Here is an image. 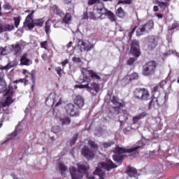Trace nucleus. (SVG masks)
I'll return each mask as SVG.
<instances>
[{"mask_svg": "<svg viewBox=\"0 0 179 179\" xmlns=\"http://www.w3.org/2000/svg\"><path fill=\"white\" fill-rule=\"evenodd\" d=\"M123 132L125 134V135H128V134H129V130L126 127L123 129Z\"/></svg>", "mask_w": 179, "mask_h": 179, "instance_id": "338daca9", "label": "nucleus"}, {"mask_svg": "<svg viewBox=\"0 0 179 179\" xmlns=\"http://www.w3.org/2000/svg\"><path fill=\"white\" fill-rule=\"evenodd\" d=\"M10 51L14 57H19L22 54V44L15 43L10 45Z\"/></svg>", "mask_w": 179, "mask_h": 179, "instance_id": "2eb2a0df", "label": "nucleus"}, {"mask_svg": "<svg viewBox=\"0 0 179 179\" xmlns=\"http://www.w3.org/2000/svg\"><path fill=\"white\" fill-rule=\"evenodd\" d=\"M3 55H8V53H6V47H0V57Z\"/></svg>", "mask_w": 179, "mask_h": 179, "instance_id": "603ef678", "label": "nucleus"}, {"mask_svg": "<svg viewBox=\"0 0 179 179\" xmlns=\"http://www.w3.org/2000/svg\"><path fill=\"white\" fill-rule=\"evenodd\" d=\"M55 71L57 72V73L58 74V76L61 78V76H62V72H64V70L58 66L55 68Z\"/></svg>", "mask_w": 179, "mask_h": 179, "instance_id": "6e6d98bb", "label": "nucleus"}, {"mask_svg": "<svg viewBox=\"0 0 179 179\" xmlns=\"http://www.w3.org/2000/svg\"><path fill=\"white\" fill-rule=\"evenodd\" d=\"M81 155L83 157L87 159V160H93V159H94V152L86 145L82 148Z\"/></svg>", "mask_w": 179, "mask_h": 179, "instance_id": "9b49d317", "label": "nucleus"}, {"mask_svg": "<svg viewBox=\"0 0 179 179\" xmlns=\"http://www.w3.org/2000/svg\"><path fill=\"white\" fill-rule=\"evenodd\" d=\"M45 31L46 34L51 33V23L50 22V20L45 23Z\"/></svg>", "mask_w": 179, "mask_h": 179, "instance_id": "f704fd0d", "label": "nucleus"}, {"mask_svg": "<svg viewBox=\"0 0 179 179\" xmlns=\"http://www.w3.org/2000/svg\"><path fill=\"white\" fill-rule=\"evenodd\" d=\"M132 0H119L117 5H131Z\"/></svg>", "mask_w": 179, "mask_h": 179, "instance_id": "de8ad7c7", "label": "nucleus"}, {"mask_svg": "<svg viewBox=\"0 0 179 179\" xmlns=\"http://www.w3.org/2000/svg\"><path fill=\"white\" fill-rule=\"evenodd\" d=\"M83 80H79L78 83H86V82H90V78L93 80H101V77L98 76L97 73L93 70H85L83 72Z\"/></svg>", "mask_w": 179, "mask_h": 179, "instance_id": "423d86ee", "label": "nucleus"}, {"mask_svg": "<svg viewBox=\"0 0 179 179\" xmlns=\"http://www.w3.org/2000/svg\"><path fill=\"white\" fill-rule=\"evenodd\" d=\"M106 15L108 16V19H109V20H110V22H117V16H115L114 15V13L108 10L106 13Z\"/></svg>", "mask_w": 179, "mask_h": 179, "instance_id": "7c9ffc66", "label": "nucleus"}, {"mask_svg": "<svg viewBox=\"0 0 179 179\" xmlns=\"http://www.w3.org/2000/svg\"><path fill=\"white\" fill-rule=\"evenodd\" d=\"M52 132H54V134H59V132H61V127H59V126L52 127Z\"/></svg>", "mask_w": 179, "mask_h": 179, "instance_id": "3c124183", "label": "nucleus"}, {"mask_svg": "<svg viewBox=\"0 0 179 179\" xmlns=\"http://www.w3.org/2000/svg\"><path fill=\"white\" fill-rule=\"evenodd\" d=\"M41 48H43V50H45L46 51L50 52V49L47 48V46L48 45V41H45L40 43Z\"/></svg>", "mask_w": 179, "mask_h": 179, "instance_id": "09e8293b", "label": "nucleus"}, {"mask_svg": "<svg viewBox=\"0 0 179 179\" xmlns=\"http://www.w3.org/2000/svg\"><path fill=\"white\" fill-rule=\"evenodd\" d=\"M159 107L160 106H159V103L156 100V97L152 98L148 105L149 110H152V108H154L155 110H157Z\"/></svg>", "mask_w": 179, "mask_h": 179, "instance_id": "a878e982", "label": "nucleus"}, {"mask_svg": "<svg viewBox=\"0 0 179 179\" xmlns=\"http://www.w3.org/2000/svg\"><path fill=\"white\" fill-rule=\"evenodd\" d=\"M179 24L177 22H174L171 26H169L168 27V31H173V30H176V29H177V27H178Z\"/></svg>", "mask_w": 179, "mask_h": 179, "instance_id": "a18cd8bd", "label": "nucleus"}, {"mask_svg": "<svg viewBox=\"0 0 179 179\" xmlns=\"http://www.w3.org/2000/svg\"><path fill=\"white\" fill-rule=\"evenodd\" d=\"M139 78V76L138 75L137 73H133L132 74L129 76H126L123 79L122 82L127 83H129V82H132V80H136Z\"/></svg>", "mask_w": 179, "mask_h": 179, "instance_id": "6ab92c4d", "label": "nucleus"}, {"mask_svg": "<svg viewBox=\"0 0 179 179\" xmlns=\"http://www.w3.org/2000/svg\"><path fill=\"white\" fill-rule=\"evenodd\" d=\"M131 53L134 57H139L141 55V49L139 46V41L133 40L131 44Z\"/></svg>", "mask_w": 179, "mask_h": 179, "instance_id": "f8f14e48", "label": "nucleus"}, {"mask_svg": "<svg viewBox=\"0 0 179 179\" xmlns=\"http://www.w3.org/2000/svg\"><path fill=\"white\" fill-rule=\"evenodd\" d=\"M157 68V62H156V61H149L143 66L142 73L143 76H152L156 73Z\"/></svg>", "mask_w": 179, "mask_h": 179, "instance_id": "20e7f679", "label": "nucleus"}, {"mask_svg": "<svg viewBox=\"0 0 179 179\" xmlns=\"http://www.w3.org/2000/svg\"><path fill=\"white\" fill-rule=\"evenodd\" d=\"M73 103L78 108H82L85 106V99L81 95H76L73 99Z\"/></svg>", "mask_w": 179, "mask_h": 179, "instance_id": "f3484780", "label": "nucleus"}, {"mask_svg": "<svg viewBox=\"0 0 179 179\" xmlns=\"http://www.w3.org/2000/svg\"><path fill=\"white\" fill-rule=\"evenodd\" d=\"M41 57L43 61H51V58H52V52L50 55H48L47 53H43Z\"/></svg>", "mask_w": 179, "mask_h": 179, "instance_id": "c03bdc74", "label": "nucleus"}, {"mask_svg": "<svg viewBox=\"0 0 179 179\" xmlns=\"http://www.w3.org/2000/svg\"><path fill=\"white\" fill-rule=\"evenodd\" d=\"M78 171L80 173H86L89 169V164L87 163L85 164H77Z\"/></svg>", "mask_w": 179, "mask_h": 179, "instance_id": "b1692460", "label": "nucleus"}, {"mask_svg": "<svg viewBox=\"0 0 179 179\" xmlns=\"http://www.w3.org/2000/svg\"><path fill=\"white\" fill-rule=\"evenodd\" d=\"M74 62H80V57H73V59H72Z\"/></svg>", "mask_w": 179, "mask_h": 179, "instance_id": "680f3d73", "label": "nucleus"}, {"mask_svg": "<svg viewBox=\"0 0 179 179\" xmlns=\"http://www.w3.org/2000/svg\"><path fill=\"white\" fill-rule=\"evenodd\" d=\"M111 103L113 104V108L115 113V114H120L121 113V110L125 107V101H121L115 96H113L111 99Z\"/></svg>", "mask_w": 179, "mask_h": 179, "instance_id": "1a4fd4ad", "label": "nucleus"}, {"mask_svg": "<svg viewBox=\"0 0 179 179\" xmlns=\"http://www.w3.org/2000/svg\"><path fill=\"white\" fill-rule=\"evenodd\" d=\"M64 3L69 5V3H72V0H64Z\"/></svg>", "mask_w": 179, "mask_h": 179, "instance_id": "774afa93", "label": "nucleus"}, {"mask_svg": "<svg viewBox=\"0 0 179 179\" xmlns=\"http://www.w3.org/2000/svg\"><path fill=\"white\" fill-rule=\"evenodd\" d=\"M162 89H164V85L162 83H160L159 85H157L154 87L152 93H157V92H159L162 90Z\"/></svg>", "mask_w": 179, "mask_h": 179, "instance_id": "4c0bfd02", "label": "nucleus"}, {"mask_svg": "<svg viewBox=\"0 0 179 179\" xmlns=\"http://www.w3.org/2000/svg\"><path fill=\"white\" fill-rule=\"evenodd\" d=\"M159 38L155 36H150L146 38L147 50L151 52L155 51L159 45Z\"/></svg>", "mask_w": 179, "mask_h": 179, "instance_id": "6e6552de", "label": "nucleus"}, {"mask_svg": "<svg viewBox=\"0 0 179 179\" xmlns=\"http://www.w3.org/2000/svg\"><path fill=\"white\" fill-rule=\"evenodd\" d=\"M55 13H56L57 16H60V17L64 16V11H62V10H61L58 6L55 7Z\"/></svg>", "mask_w": 179, "mask_h": 179, "instance_id": "79ce46f5", "label": "nucleus"}, {"mask_svg": "<svg viewBox=\"0 0 179 179\" xmlns=\"http://www.w3.org/2000/svg\"><path fill=\"white\" fill-rule=\"evenodd\" d=\"M24 86H27V85H29V80H27V76H25V80H24Z\"/></svg>", "mask_w": 179, "mask_h": 179, "instance_id": "69168bd1", "label": "nucleus"}, {"mask_svg": "<svg viewBox=\"0 0 179 179\" xmlns=\"http://www.w3.org/2000/svg\"><path fill=\"white\" fill-rule=\"evenodd\" d=\"M80 45H81L80 46L81 52L83 51H86L87 52H88V51H92V50L94 48V45L89 42V41H82Z\"/></svg>", "mask_w": 179, "mask_h": 179, "instance_id": "4468645a", "label": "nucleus"}, {"mask_svg": "<svg viewBox=\"0 0 179 179\" xmlns=\"http://www.w3.org/2000/svg\"><path fill=\"white\" fill-rule=\"evenodd\" d=\"M133 97L136 100L148 101V100L150 99V94H149V90L146 88H136L133 92Z\"/></svg>", "mask_w": 179, "mask_h": 179, "instance_id": "39448f33", "label": "nucleus"}, {"mask_svg": "<svg viewBox=\"0 0 179 179\" xmlns=\"http://www.w3.org/2000/svg\"><path fill=\"white\" fill-rule=\"evenodd\" d=\"M13 20H14L15 26L16 29H17V27H19V24H20V17H14Z\"/></svg>", "mask_w": 179, "mask_h": 179, "instance_id": "864d4df0", "label": "nucleus"}, {"mask_svg": "<svg viewBox=\"0 0 179 179\" xmlns=\"http://www.w3.org/2000/svg\"><path fill=\"white\" fill-rule=\"evenodd\" d=\"M28 56H29V55L27 53H24L22 55V57L20 59L21 65H24V66H30V65H31V64H33L31 60L30 59L27 58Z\"/></svg>", "mask_w": 179, "mask_h": 179, "instance_id": "dca6fc26", "label": "nucleus"}, {"mask_svg": "<svg viewBox=\"0 0 179 179\" xmlns=\"http://www.w3.org/2000/svg\"><path fill=\"white\" fill-rule=\"evenodd\" d=\"M13 103V99L10 96H7L4 101V102L2 103V107H9Z\"/></svg>", "mask_w": 179, "mask_h": 179, "instance_id": "2f4dec72", "label": "nucleus"}, {"mask_svg": "<svg viewBox=\"0 0 179 179\" xmlns=\"http://www.w3.org/2000/svg\"><path fill=\"white\" fill-rule=\"evenodd\" d=\"M155 27V22L153 20H150L147 23L141 25L136 31L137 37L143 36L145 33H149Z\"/></svg>", "mask_w": 179, "mask_h": 179, "instance_id": "0eeeda50", "label": "nucleus"}, {"mask_svg": "<svg viewBox=\"0 0 179 179\" xmlns=\"http://www.w3.org/2000/svg\"><path fill=\"white\" fill-rule=\"evenodd\" d=\"M61 104H62V99L59 98V101L55 104V107H58V106H61Z\"/></svg>", "mask_w": 179, "mask_h": 179, "instance_id": "0e129e2a", "label": "nucleus"}, {"mask_svg": "<svg viewBox=\"0 0 179 179\" xmlns=\"http://www.w3.org/2000/svg\"><path fill=\"white\" fill-rule=\"evenodd\" d=\"M119 116V122H120V127H122L123 122H125L128 120V111L127 110H121Z\"/></svg>", "mask_w": 179, "mask_h": 179, "instance_id": "a211bd4d", "label": "nucleus"}, {"mask_svg": "<svg viewBox=\"0 0 179 179\" xmlns=\"http://www.w3.org/2000/svg\"><path fill=\"white\" fill-rule=\"evenodd\" d=\"M126 174H127L129 177H136V176H138V171L136 169L131 166V165H129L126 169Z\"/></svg>", "mask_w": 179, "mask_h": 179, "instance_id": "4be33fe9", "label": "nucleus"}, {"mask_svg": "<svg viewBox=\"0 0 179 179\" xmlns=\"http://www.w3.org/2000/svg\"><path fill=\"white\" fill-rule=\"evenodd\" d=\"M89 17H90L89 16V14L87 13V11L84 13L83 19H89Z\"/></svg>", "mask_w": 179, "mask_h": 179, "instance_id": "e2e57ef3", "label": "nucleus"}, {"mask_svg": "<svg viewBox=\"0 0 179 179\" xmlns=\"http://www.w3.org/2000/svg\"><path fill=\"white\" fill-rule=\"evenodd\" d=\"M54 103H55V96L52 94H50L45 100V104L48 107H52Z\"/></svg>", "mask_w": 179, "mask_h": 179, "instance_id": "393cba45", "label": "nucleus"}, {"mask_svg": "<svg viewBox=\"0 0 179 179\" xmlns=\"http://www.w3.org/2000/svg\"><path fill=\"white\" fill-rule=\"evenodd\" d=\"M79 137V134L76 133L73 134L71 141H70V145L73 146L75 143H76V141H78V138Z\"/></svg>", "mask_w": 179, "mask_h": 179, "instance_id": "ea45409f", "label": "nucleus"}, {"mask_svg": "<svg viewBox=\"0 0 179 179\" xmlns=\"http://www.w3.org/2000/svg\"><path fill=\"white\" fill-rule=\"evenodd\" d=\"M138 149H141V146L137 145L132 147L131 148H125L117 145L113 150V153H115V155H113V159L114 162H116V163L122 164L124 159L128 157V155H127L125 153H132V155H130V156L136 157V156L139 155V152H136Z\"/></svg>", "mask_w": 179, "mask_h": 179, "instance_id": "f257e3e1", "label": "nucleus"}, {"mask_svg": "<svg viewBox=\"0 0 179 179\" xmlns=\"http://www.w3.org/2000/svg\"><path fill=\"white\" fill-rule=\"evenodd\" d=\"M136 62V58L135 57H130L127 60V65H134V63Z\"/></svg>", "mask_w": 179, "mask_h": 179, "instance_id": "4d7b16f0", "label": "nucleus"}, {"mask_svg": "<svg viewBox=\"0 0 179 179\" xmlns=\"http://www.w3.org/2000/svg\"><path fill=\"white\" fill-rule=\"evenodd\" d=\"M24 27H27L29 30H33V29L36 27V25L34 24V21H33V22L24 23Z\"/></svg>", "mask_w": 179, "mask_h": 179, "instance_id": "37998d69", "label": "nucleus"}, {"mask_svg": "<svg viewBox=\"0 0 179 179\" xmlns=\"http://www.w3.org/2000/svg\"><path fill=\"white\" fill-rule=\"evenodd\" d=\"M168 5L169 4H167V3L166 2H163V1L158 2V6H159L161 9H163V10H166V8H167Z\"/></svg>", "mask_w": 179, "mask_h": 179, "instance_id": "8fccbe9b", "label": "nucleus"}, {"mask_svg": "<svg viewBox=\"0 0 179 179\" xmlns=\"http://www.w3.org/2000/svg\"><path fill=\"white\" fill-rule=\"evenodd\" d=\"M58 169L62 174V176L64 175V171H66V170H68V168L66 167V166H65V164L60 163L58 165Z\"/></svg>", "mask_w": 179, "mask_h": 179, "instance_id": "58836bf2", "label": "nucleus"}, {"mask_svg": "<svg viewBox=\"0 0 179 179\" xmlns=\"http://www.w3.org/2000/svg\"><path fill=\"white\" fill-rule=\"evenodd\" d=\"M118 166L115 164L111 159H106L105 162L101 163V168L106 171H110L113 169H117Z\"/></svg>", "mask_w": 179, "mask_h": 179, "instance_id": "ddd939ff", "label": "nucleus"}, {"mask_svg": "<svg viewBox=\"0 0 179 179\" xmlns=\"http://www.w3.org/2000/svg\"><path fill=\"white\" fill-rule=\"evenodd\" d=\"M94 176H99V179H106V172L101 171V169H96L94 171Z\"/></svg>", "mask_w": 179, "mask_h": 179, "instance_id": "cd10ccee", "label": "nucleus"}, {"mask_svg": "<svg viewBox=\"0 0 179 179\" xmlns=\"http://www.w3.org/2000/svg\"><path fill=\"white\" fill-rule=\"evenodd\" d=\"M146 115H148V113L142 112L141 113L133 117V122L136 124V122H138L140 120H143Z\"/></svg>", "mask_w": 179, "mask_h": 179, "instance_id": "bb28decb", "label": "nucleus"}, {"mask_svg": "<svg viewBox=\"0 0 179 179\" xmlns=\"http://www.w3.org/2000/svg\"><path fill=\"white\" fill-rule=\"evenodd\" d=\"M71 117H66L60 119V122H62V125H69L71 124Z\"/></svg>", "mask_w": 179, "mask_h": 179, "instance_id": "e433bc0d", "label": "nucleus"}, {"mask_svg": "<svg viewBox=\"0 0 179 179\" xmlns=\"http://www.w3.org/2000/svg\"><path fill=\"white\" fill-rule=\"evenodd\" d=\"M87 5H89V6L94 5L93 11L89 13L90 19L97 20V19H100V17L104 15V13H103L104 3L100 1V0H89Z\"/></svg>", "mask_w": 179, "mask_h": 179, "instance_id": "f03ea898", "label": "nucleus"}, {"mask_svg": "<svg viewBox=\"0 0 179 179\" xmlns=\"http://www.w3.org/2000/svg\"><path fill=\"white\" fill-rule=\"evenodd\" d=\"M113 145H115V142H114L113 141H110L108 142H105L103 143V148H105V149L111 148V146H113Z\"/></svg>", "mask_w": 179, "mask_h": 179, "instance_id": "49530a36", "label": "nucleus"}, {"mask_svg": "<svg viewBox=\"0 0 179 179\" xmlns=\"http://www.w3.org/2000/svg\"><path fill=\"white\" fill-rule=\"evenodd\" d=\"M70 174L72 179H80L83 177L82 173L73 167L70 169Z\"/></svg>", "mask_w": 179, "mask_h": 179, "instance_id": "412c9836", "label": "nucleus"}, {"mask_svg": "<svg viewBox=\"0 0 179 179\" xmlns=\"http://www.w3.org/2000/svg\"><path fill=\"white\" fill-rule=\"evenodd\" d=\"M71 22H72V15L66 13L62 20V24H71Z\"/></svg>", "mask_w": 179, "mask_h": 179, "instance_id": "5701e85b", "label": "nucleus"}, {"mask_svg": "<svg viewBox=\"0 0 179 179\" xmlns=\"http://www.w3.org/2000/svg\"><path fill=\"white\" fill-rule=\"evenodd\" d=\"M33 15H34V10H32L31 13L27 16L24 23H32L34 22V20H33Z\"/></svg>", "mask_w": 179, "mask_h": 179, "instance_id": "c9c22d12", "label": "nucleus"}, {"mask_svg": "<svg viewBox=\"0 0 179 179\" xmlns=\"http://www.w3.org/2000/svg\"><path fill=\"white\" fill-rule=\"evenodd\" d=\"M4 9H7L8 10H10L12 9V6L9 3H6L3 6Z\"/></svg>", "mask_w": 179, "mask_h": 179, "instance_id": "052dcab7", "label": "nucleus"}, {"mask_svg": "<svg viewBox=\"0 0 179 179\" xmlns=\"http://www.w3.org/2000/svg\"><path fill=\"white\" fill-rule=\"evenodd\" d=\"M29 76H30L31 80L33 83L31 87V92H34V86L36 85V74H34V73H30Z\"/></svg>", "mask_w": 179, "mask_h": 179, "instance_id": "72a5a7b5", "label": "nucleus"}, {"mask_svg": "<svg viewBox=\"0 0 179 179\" xmlns=\"http://www.w3.org/2000/svg\"><path fill=\"white\" fill-rule=\"evenodd\" d=\"M86 84L80 83L74 86L75 89H86L87 92L91 93L92 96H97L100 92V85L95 82H85Z\"/></svg>", "mask_w": 179, "mask_h": 179, "instance_id": "7ed1b4c3", "label": "nucleus"}, {"mask_svg": "<svg viewBox=\"0 0 179 179\" xmlns=\"http://www.w3.org/2000/svg\"><path fill=\"white\" fill-rule=\"evenodd\" d=\"M13 29H15V26L13 24L0 23V34L5 33V31H10Z\"/></svg>", "mask_w": 179, "mask_h": 179, "instance_id": "aec40b11", "label": "nucleus"}, {"mask_svg": "<svg viewBox=\"0 0 179 179\" xmlns=\"http://www.w3.org/2000/svg\"><path fill=\"white\" fill-rule=\"evenodd\" d=\"M155 100H157L158 106L162 107L166 103V96L159 95L157 97H155Z\"/></svg>", "mask_w": 179, "mask_h": 179, "instance_id": "c756f323", "label": "nucleus"}, {"mask_svg": "<svg viewBox=\"0 0 179 179\" xmlns=\"http://www.w3.org/2000/svg\"><path fill=\"white\" fill-rule=\"evenodd\" d=\"M67 64H69V60L68 59H66L64 61L61 62V65L63 66V68L66 66Z\"/></svg>", "mask_w": 179, "mask_h": 179, "instance_id": "bf43d9fd", "label": "nucleus"}, {"mask_svg": "<svg viewBox=\"0 0 179 179\" xmlns=\"http://www.w3.org/2000/svg\"><path fill=\"white\" fill-rule=\"evenodd\" d=\"M34 23L36 27H43L44 24V18L36 19L34 20Z\"/></svg>", "mask_w": 179, "mask_h": 179, "instance_id": "473e14b6", "label": "nucleus"}, {"mask_svg": "<svg viewBox=\"0 0 179 179\" xmlns=\"http://www.w3.org/2000/svg\"><path fill=\"white\" fill-rule=\"evenodd\" d=\"M10 68H12V65H10V63H8L5 66H0V71H8Z\"/></svg>", "mask_w": 179, "mask_h": 179, "instance_id": "5fc2aeb1", "label": "nucleus"}, {"mask_svg": "<svg viewBox=\"0 0 179 179\" xmlns=\"http://www.w3.org/2000/svg\"><path fill=\"white\" fill-rule=\"evenodd\" d=\"M115 15L116 16H117V17H120V19H124V17L126 15L125 10H124V8H122V7H119L115 11Z\"/></svg>", "mask_w": 179, "mask_h": 179, "instance_id": "c85d7f7f", "label": "nucleus"}, {"mask_svg": "<svg viewBox=\"0 0 179 179\" xmlns=\"http://www.w3.org/2000/svg\"><path fill=\"white\" fill-rule=\"evenodd\" d=\"M65 110L71 117H78L79 115V109L73 103H69L65 106Z\"/></svg>", "mask_w": 179, "mask_h": 179, "instance_id": "9d476101", "label": "nucleus"}, {"mask_svg": "<svg viewBox=\"0 0 179 179\" xmlns=\"http://www.w3.org/2000/svg\"><path fill=\"white\" fill-rule=\"evenodd\" d=\"M3 78H5V73L3 71L0 72V86L3 83Z\"/></svg>", "mask_w": 179, "mask_h": 179, "instance_id": "13d9d810", "label": "nucleus"}, {"mask_svg": "<svg viewBox=\"0 0 179 179\" xmlns=\"http://www.w3.org/2000/svg\"><path fill=\"white\" fill-rule=\"evenodd\" d=\"M88 145L92 149H99V145L96 144V142L93 141L92 140L88 141Z\"/></svg>", "mask_w": 179, "mask_h": 179, "instance_id": "a19ab883", "label": "nucleus"}]
</instances>
